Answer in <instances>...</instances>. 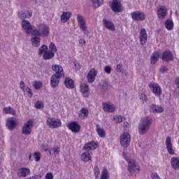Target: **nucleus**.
I'll use <instances>...</instances> for the list:
<instances>
[{"label": "nucleus", "mask_w": 179, "mask_h": 179, "mask_svg": "<svg viewBox=\"0 0 179 179\" xmlns=\"http://www.w3.org/2000/svg\"><path fill=\"white\" fill-rule=\"evenodd\" d=\"M102 106L103 110L106 111V113H114V111H115V107L110 103H103Z\"/></svg>", "instance_id": "20"}, {"label": "nucleus", "mask_w": 179, "mask_h": 179, "mask_svg": "<svg viewBox=\"0 0 179 179\" xmlns=\"http://www.w3.org/2000/svg\"><path fill=\"white\" fill-rule=\"evenodd\" d=\"M156 62H157V57H156L155 55H153L151 57V64L152 65H155V64H156Z\"/></svg>", "instance_id": "48"}, {"label": "nucleus", "mask_w": 179, "mask_h": 179, "mask_svg": "<svg viewBox=\"0 0 179 179\" xmlns=\"http://www.w3.org/2000/svg\"><path fill=\"white\" fill-rule=\"evenodd\" d=\"M131 18L136 22H143L146 19V15L141 11L136 10L131 13Z\"/></svg>", "instance_id": "7"}, {"label": "nucleus", "mask_w": 179, "mask_h": 179, "mask_svg": "<svg viewBox=\"0 0 179 179\" xmlns=\"http://www.w3.org/2000/svg\"><path fill=\"white\" fill-rule=\"evenodd\" d=\"M80 118H83V120L89 117V110L83 108L80 110L79 113Z\"/></svg>", "instance_id": "35"}, {"label": "nucleus", "mask_w": 179, "mask_h": 179, "mask_svg": "<svg viewBox=\"0 0 179 179\" xmlns=\"http://www.w3.org/2000/svg\"><path fill=\"white\" fill-rule=\"evenodd\" d=\"M21 26L23 30H24V31L27 33V34H31V33L34 32V30H33V25H31V23H30L29 20H22Z\"/></svg>", "instance_id": "6"}, {"label": "nucleus", "mask_w": 179, "mask_h": 179, "mask_svg": "<svg viewBox=\"0 0 179 179\" xmlns=\"http://www.w3.org/2000/svg\"><path fill=\"white\" fill-rule=\"evenodd\" d=\"M103 23L106 29H108V30H110V31H114L115 30V26H114V24L110 21L103 19Z\"/></svg>", "instance_id": "26"}, {"label": "nucleus", "mask_w": 179, "mask_h": 179, "mask_svg": "<svg viewBox=\"0 0 179 179\" xmlns=\"http://www.w3.org/2000/svg\"><path fill=\"white\" fill-rule=\"evenodd\" d=\"M81 160L85 162H90L92 156L89 152H85L81 155Z\"/></svg>", "instance_id": "34"}, {"label": "nucleus", "mask_w": 179, "mask_h": 179, "mask_svg": "<svg viewBox=\"0 0 179 179\" xmlns=\"http://www.w3.org/2000/svg\"><path fill=\"white\" fill-rule=\"evenodd\" d=\"M45 51H48V47L47 45H43L39 49H38V55L41 56Z\"/></svg>", "instance_id": "41"}, {"label": "nucleus", "mask_w": 179, "mask_h": 179, "mask_svg": "<svg viewBox=\"0 0 179 179\" xmlns=\"http://www.w3.org/2000/svg\"><path fill=\"white\" fill-rule=\"evenodd\" d=\"M169 71V69L167 67L163 66L162 68L159 69V72L161 73H166Z\"/></svg>", "instance_id": "50"}, {"label": "nucleus", "mask_w": 179, "mask_h": 179, "mask_svg": "<svg viewBox=\"0 0 179 179\" xmlns=\"http://www.w3.org/2000/svg\"><path fill=\"white\" fill-rule=\"evenodd\" d=\"M33 87L34 89H36V90H40V89L43 87V83L40 81H35L33 84Z\"/></svg>", "instance_id": "42"}, {"label": "nucleus", "mask_w": 179, "mask_h": 179, "mask_svg": "<svg viewBox=\"0 0 179 179\" xmlns=\"http://www.w3.org/2000/svg\"><path fill=\"white\" fill-rule=\"evenodd\" d=\"M79 44H84V45L86 44V41L84 38H80L79 40Z\"/></svg>", "instance_id": "55"}, {"label": "nucleus", "mask_w": 179, "mask_h": 179, "mask_svg": "<svg viewBox=\"0 0 179 179\" xmlns=\"http://www.w3.org/2000/svg\"><path fill=\"white\" fill-rule=\"evenodd\" d=\"M96 76H97V71L96 69H91L87 76L88 83H93L96 80Z\"/></svg>", "instance_id": "17"}, {"label": "nucleus", "mask_w": 179, "mask_h": 179, "mask_svg": "<svg viewBox=\"0 0 179 179\" xmlns=\"http://www.w3.org/2000/svg\"><path fill=\"white\" fill-rule=\"evenodd\" d=\"M74 66L77 71H79V69H80V66H79V64H75Z\"/></svg>", "instance_id": "57"}, {"label": "nucleus", "mask_w": 179, "mask_h": 179, "mask_svg": "<svg viewBox=\"0 0 179 179\" xmlns=\"http://www.w3.org/2000/svg\"><path fill=\"white\" fill-rule=\"evenodd\" d=\"M128 124V123L126 124V125Z\"/></svg>", "instance_id": "64"}, {"label": "nucleus", "mask_w": 179, "mask_h": 179, "mask_svg": "<svg viewBox=\"0 0 179 179\" xmlns=\"http://www.w3.org/2000/svg\"><path fill=\"white\" fill-rule=\"evenodd\" d=\"M35 108L37 109L43 108H44V103L41 101H37L35 103Z\"/></svg>", "instance_id": "44"}, {"label": "nucleus", "mask_w": 179, "mask_h": 179, "mask_svg": "<svg viewBox=\"0 0 179 179\" xmlns=\"http://www.w3.org/2000/svg\"><path fill=\"white\" fill-rule=\"evenodd\" d=\"M108 178H110V174L108 173L107 167L104 166L103 169L100 179H108Z\"/></svg>", "instance_id": "39"}, {"label": "nucleus", "mask_w": 179, "mask_h": 179, "mask_svg": "<svg viewBox=\"0 0 179 179\" xmlns=\"http://www.w3.org/2000/svg\"><path fill=\"white\" fill-rule=\"evenodd\" d=\"M127 170L130 174H134V171H136V170L139 171V165H138V163L134 159H129L128 161Z\"/></svg>", "instance_id": "9"}, {"label": "nucleus", "mask_w": 179, "mask_h": 179, "mask_svg": "<svg viewBox=\"0 0 179 179\" xmlns=\"http://www.w3.org/2000/svg\"><path fill=\"white\" fill-rule=\"evenodd\" d=\"M29 159L31 160V161L33 160V159H31V155H29Z\"/></svg>", "instance_id": "61"}, {"label": "nucleus", "mask_w": 179, "mask_h": 179, "mask_svg": "<svg viewBox=\"0 0 179 179\" xmlns=\"http://www.w3.org/2000/svg\"><path fill=\"white\" fill-rule=\"evenodd\" d=\"M83 149L87 152H89V150H94V149H97V143L94 141H90L85 144Z\"/></svg>", "instance_id": "22"}, {"label": "nucleus", "mask_w": 179, "mask_h": 179, "mask_svg": "<svg viewBox=\"0 0 179 179\" xmlns=\"http://www.w3.org/2000/svg\"><path fill=\"white\" fill-rule=\"evenodd\" d=\"M165 27L167 30H173L174 28V22L173 20L168 19L165 21Z\"/></svg>", "instance_id": "36"}, {"label": "nucleus", "mask_w": 179, "mask_h": 179, "mask_svg": "<svg viewBox=\"0 0 179 179\" xmlns=\"http://www.w3.org/2000/svg\"><path fill=\"white\" fill-rule=\"evenodd\" d=\"M34 157L36 162H40L41 159V154L39 152H35L34 153Z\"/></svg>", "instance_id": "45"}, {"label": "nucleus", "mask_w": 179, "mask_h": 179, "mask_svg": "<svg viewBox=\"0 0 179 179\" xmlns=\"http://www.w3.org/2000/svg\"><path fill=\"white\" fill-rule=\"evenodd\" d=\"M67 127L73 134H78L80 131V124L76 121L69 123Z\"/></svg>", "instance_id": "14"}, {"label": "nucleus", "mask_w": 179, "mask_h": 179, "mask_svg": "<svg viewBox=\"0 0 179 179\" xmlns=\"http://www.w3.org/2000/svg\"><path fill=\"white\" fill-rule=\"evenodd\" d=\"M30 174L29 168H21L19 169L18 177H27Z\"/></svg>", "instance_id": "31"}, {"label": "nucleus", "mask_w": 179, "mask_h": 179, "mask_svg": "<svg viewBox=\"0 0 179 179\" xmlns=\"http://www.w3.org/2000/svg\"><path fill=\"white\" fill-rule=\"evenodd\" d=\"M72 17V13L71 12H63L61 17L60 20L62 23H66Z\"/></svg>", "instance_id": "23"}, {"label": "nucleus", "mask_w": 179, "mask_h": 179, "mask_svg": "<svg viewBox=\"0 0 179 179\" xmlns=\"http://www.w3.org/2000/svg\"><path fill=\"white\" fill-rule=\"evenodd\" d=\"M45 179H54V176L52 173H48L45 175Z\"/></svg>", "instance_id": "51"}, {"label": "nucleus", "mask_w": 179, "mask_h": 179, "mask_svg": "<svg viewBox=\"0 0 179 179\" xmlns=\"http://www.w3.org/2000/svg\"><path fill=\"white\" fill-rule=\"evenodd\" d=\"M39 37H48L50 36V27L45 24H39L38 25V30H34Z\"/></svg>", "instance_id": "3"}, {"label": "nucleus", "mask_w": 179, "mask_h": 179, "mask_svg": "<svg viewBox=\"0 0 179 179\" xmlns=\"http://www.w3.org/2000/svg\"><path fill=\"white\" fill-rule=\"evenodd\" d=\"M152 117H147L141 121L138 124V133L140 135H145L149 132L150 127L152 126Z\"/></svg>", "instance_id": "2"}, {"label": "nucleus", "mask_w": 179, "mask_h": 179, "mask_svg": "<svg viewBox=\"0 0 179 179\" xmlns=\"http://www.w3.org/2000/svg\"><path fill=\"white\" fill-rule=\"evenodd\" d=\"M83 31L84 32L85 36H87V37H90V32L89 31H87V29H85L83 30Z\"/></svg>", "instance_id": "54"}, {"label": "nucleus", "mask_w": 179, "mask_h": 179, "mask_svg": "<svg viewBox=\"0 0 179 179\" xmlns=\"http://www.w3.org/2000/svg\"><path fill=\"white\" fill-rule=\"evenodd\" d=\"M52 70L55 72L50 78V86L52 89H55L59 85V79L65 78L64 74V69L61 65L55 64L52 66Z\"/></svg>", "instance_id": "1"}, {"label": "nucleus", "mask_w": 179, "mask_h": 179, "mask_svg": "<svg viewBox=\"0 0 179 179\" xmlns=\"http://www.w3.org/2000/svg\"><path fill=\"white\" fill-rule=\"evenodd\" d=\"M104 72H106V73H108V75H109V73H111V66H105Z\"/></svg>", "instance_id": "49"}, {"label": "nucleus", "mask_w": 179, "mask_h": 179, "mask_svg": "<svg viewBox=\"0 0 179 179\" xmlns=\"http://www.w3.org/2000/svg\"><path fill=\"white\" fill-rule=\"evenodd\" d=\"M53 152L54 153H57V155H59V148L54 147Z\"/></svg>", "instance_id": "53"}, {"label": "nucleus", "mask_w": 179, "mask_h": 179, "mask_svg": "<svg viewBox=\"0 0 179 179\" xmlns=\"http://www.w3.org/2000/svg\"><path fill=\"white\" fill-rule=\"evenodd\" d=\"M64 85L67 89H73L75 87V83L71 78H66L64 80Z\"/></svg>", "instance_id": "30"}, {"label": "nucleus", "mask_w": 179, "mask_h": 179, "mask_svg": "<svg viewBox=\"0 0 179 179\" xmlns=\"http://www.w3.org/2000/svg\"><path fill=\"white\" fill-rule=\"evenodd\" d=\"M165 145L166 148V150L169 155H175L176 152H174V150L173 149V143H171V137L167 136Z\"/></svg>", "instance_id": "16"}, {"label": "nucleus", "mask_w": 179, "mask_h": 179, "mask_svg": "<svg viewBox=\"0 0 179 179\" xmlns=\"http://www.w3.org/2000/svg\"><path fill=\"white\" fill-rule=\"evenodd\" d=\"M157 15L159 19H164L167 15V8L164 6H161L159 9L157 10Z\"/></svg>", "instance_id": "24"}, {"label": "nucleus", "mask_w": 179, "mask_h": 179, "mask_svg": "<svg viewBox=\"0 0 179 179\" xmlns=\"http://www.w3.org/2000/svg\"><path fill=\"white\" fill-rule=\"evenodd\" d=\"M6 127L8 128V131H15V129H16V127H17L16 118L8 117L6 120Z\"/></svg>", "instance_id": "8"}, {"label": "nucleus", "mask_w": 179, "mask_h": 179, "mask_svg": "<svg viewBox=\"0 0 179 179\" xmlns=\"http://www.w3.org/2000/svg\"><path fill=\"white\" fill-rule=\"evenodd\" d=\"M109 85L105 80H102L101 83L100 84V92L101 94H105L106 92L108 90Z\"/></svg>", "instance_id": "32"}, {"label": "nucleus", "mask_w": 179, "mask_h": 179, "mask_svg": "<svg viewBox=\"0 0 179 179\" xmlns=\"http://www.w3.org/2000/svg\"><path fill=\"white\" fill-rule=\"evenodd\" d=\"M47 124L49 127V128H59L61 125H62V123L61 122V120H57L55 118L49 117L47 120Z\"/></svg>", "instance_id": "11"}, {"label": "nucleus", "mask_w": 179, "mask_h": 179, "mask_svg": "<svg viewBox=\"0 0 179 179\" xmlns=\"http://www.w3.org/2000/svg\"><path fill=\"white\" fill-rule=\"evenodd\" d=\"M49 50L50 52H57V46H55V44L54 43H50L49 45Z\"/></svg>", "instance_id": "43"}, {"label": "nucleus", "mask_w": 179, "mask_h": 179, "mask_svg": "<svg viewBox=\"0 0 179 179\" xmlns=\"http://www.w3.org/2000/svg\"><path fill=\"white\" fill-rule=\"evenodd\" d=\"M80 89L84 97H89V85L86 84L81 85Z\"/></svg>", "instance_id": "29"}, {"label": "nucleus", "mask_w": 179, "mask_h": 179, "mask_svg": "<svg viewBox=\"0 0 179 179\" xmlns=\"http://www.w3.org/2000/svg\"><path fill=\"white\" fill-rule=\"evenodd\" d=\"M92 2L94 8H100V6L103 5V0H92Z\"/></svg>", "instance_id": "40"}, {"label": "nucleus", "mask_w": 179, "mask_h": 179, "mask_svg": "<svg viewBox=\"0 0 179 179\" xmlns=\"http://www.w3.org/2000/svg\"><path fill=\"white\" fill-rule=\"evenodd\" d=\"M55 55V53H54L53 52H48V51H45L44 52V54L43 55V59L45 60V61H47L48 59H52V57Z\"/></svg>", "instance_id": "33"}, {"label": "nucleus", "mask_w": 179, "mask_h": 179, "mask_svg": "<svg viewBox=\"0 0 179 179\" xmlns=\"http://www.w3.org/2000/svg\"><path fill=\"white\" fill-rule=\"evenodd\" d=\"M171 166L173 170H179V157H173L171 159Z\"/></svg>", "instance_id": "25"}, {"label": "nucleus", "mask_w": 179, "mask_h": 179, "mask_svg": "<svg viewBox=\"0 0 179 179\" xmlns=\"http://www.w3.org/2000/svg\"><path fill=\"white\" fill-rule=\"evenodd\" d=\"M150 90H152V93L155 96H162V88L160 87V85L156 83H150L148 85Z\"/></svg>", "instance_id": "12"}, {"label": "nucleus", "mask_w": 179, "mask_h": 179, "mask_svg": "<svg viewBox=\"0 0 179 179\" xmlns=\"http://www.w3.org/2000/svg\"><path fill=\"white\" fill-rule=\"evenodd\" d=\"M33 128V120H28L22 127V133L23 135H30Z\"/></svg>", "instance_id": "10"}, {"label": "nucleus", "mask_w": 179, "mask_h": 179, "mask_svg": "<svg viewBox=\"0 0 179 179\" xmlns=\"http://www.w3.org/2000/svg\"><path fill=\"white\" fill-rule=\"evenodd\" d=\"M32 178L33 179H37V176H33Z\"/></svg>", "instance_id": "62"}, {"label": "nucleus", "mask_w": 179, "mask_h": 179, "mask_svg": "<svg viewBox=\"0 0 179 179\" xmlns=\"http://www.w3.org/2000/svg\"><path fill=\"white\" fill-rule=\"evenodd\" d=\"M110 8L115 13H121L124 10L122 4H121V0H113Z\"/></svg>", "instance_id": "5"}, {"label": "nucleus", "mask_w": 179, "mask_h": 179, "mask_svg": "<svg viewBox=\"0 0 179 179\" xmlns=\"http://www.w3.org/2000/svg\"><path fill=\"white\" fill-rule=\"evenodd\" d=\"M17 16L21 20H26V19H30L33 16V12L31 10H20L17 13Z\"/></svg>", "instance_id": "13"}, {"label": "nucleus", "mask_w": 179, "mask_h": 179, "mask_svg": "<svg viewBox=\"0 0 179 179\" xmlns=\"http://www.w3.org/2000/svg\"><path fill=\"white\" fill-rule=\"evenodd\" d=\"M128 124V123L126 124V125Z\"/></svg>", "instance_id": "63"}, {"label": "nucleus", "mask_w": 179, "mask_h": 179, "mask_svg": "<svg viewBox=\"0 0 179 179\" xmlns=\"http://www.w3.org/2000/svg\"><path fill=\"white\" fill-rule=\"evenodd\" d=\"M150 111L155 113H163L164 111V109L163 108V107H162V106H156L152 103L150 106Z\"/></svg>", "instance_id": "28"}, {"label": "nucleus", "mask_w": 179, "mask_h": 179, "mask_svg": "<svg viewBox=\"0 0 179 179\" xmlns=\"http://www.w3.org/2000/svg\"><path fill=\"white\" fill-rule=\"evenodd\" d=\"M123 157H124L125 160H127V162H129V159H128L124 152H123Z\"/></svg>", "instance_id": "59"}, {"label": "nucleus", "mask_w": 179, "mask_h": 179, "mask_svg": "<svg viewBox=\"0 0 179 179\" xmlns=\"http://www.w3.org/2000/svg\"><path fill=\"white\" fill-rule=\"evenodd\" d=\"M117 72H122V64H117L116 67Z\"/></svg>", "instance_id": "52"}, {"label": "nucleus", "mask_w": 179, "mask_h": 179, "mask_svg": "<svg viewBox=\"0 0 179 179\" xmlns=\"http://www.w3.org/2000/svg\"><path fill=\"white\" fill-rule=\"evenodd\" d=\"M162 59L164 62H170V61H173L174 57H173V53L170 51H165L162 53Z\"/></svg>", "instance_id": "19"}, {"label": "nucleus", "mask_w": 179, "mask_h": 179, "mask_svg": "<svg viewBox=\"0 0 179 179\" xmlns=\"http://www.w3.org/2000/svg\"><path fill=\"white\" fill-rule=\"evenodd\" d=\"M140 40L143 45L148 41V34H146V29H145V28H143L140 31Z\"/></svg>", "instance_id": "27"}, {"label": "nucleus", "mask_w": 179, "mask_h": 179, "mask_svg": "<svg viewBox=\"0 0 179 179\" xmlns=\"http://www.w3.org/2000/svg\"><path fill=\"white\" fill-rule=\"evenodd\" d=\"M144 95H145V94H141L140 95V100H142L143 103Z\"/></svg>", "instance_id": "58"}, {"label": "nucleus", "mask_w": 179, "mask_h": 179, "mask_svg": "<svg viewBox=\"0 0 179 179\" xmlns=\"http://www.w3.org/2000/svg\"><path fill=\"white\" fill-rule=\"evenodd\" d=\"M94 176L96 179L99 178V176L100 175V169H99L98 166H95L94 169Z\"/></svg>", "instance_id": "46"}, {"label": "nucleus", "mask_w": 179, "mask_h": 179, "mask_svg": "<svg viewBox=\"0 0 179 179\" xmlns=\"http://www.w3.org/2000/svg\"><path fill=\"white\" fill-rule=\"evenodd\" d=\"M77 20L79 24L80 29L81 30H87V27L86 26V21H85V17L83 16L78 14Z\"/></svg>", "instance_id": "18"}, {"label": "nucleus", "mask_w": 179, "mask_h": 179, "mask_svg": "<svg viewBox=\"0 0 179 179\" xmlns=\"http://www.w3.org/2000/svg\"><path fill=\"white\" fill-rule=\"evenodd\" d=\"M113 120L114 121L117 120L116 124H120V122H122L123 117L122 115H116L114 116Z\"/></svg>", "instance_id": "47"}, {"label": "nucleus", "mask_w": 179, "mask_h": 179, "mask_svg": "<svg viewBox=\"0 0 179 179\" xmlns=\"http://www.w3.org/2000/svg\"><path fill=\"white\" fill-rule=\"evenodd\" d=\"M131 143V135L127 132L123 133L122 135L120 136V145L124 149H127L128 146H129Z\"/></svg>", "instance_id": "4"}, {"label": "nucleus", "mask_w": 179, "mask_h": 179, "mask_svg": "<svg viewBox=\"0 0 179 179\" xmlns=\"http://www.w3.org/2000/svg\"><path fill=\"white\" fill-rule=\"evenodd\" d=\"M175 83H176V87H177L178 89H179V78H178L177 80H176Z\"/></svg>", "instance_id": "56"}, {"label": "nucleus", "mask_w": 179, "mask_h": 179, "mask_svg": "<svg viewBox=\"0 0 179 179\" xmlns=\"http://www.w3.org/2000/svg\"><path fill=\"white\" fill-rule=\"evenodd\" d=\"M3 111L5 112L6 114H11V115H16V110L10 106L4 107Z\"/></svg>", "instance_id": "37"}, {"label": "nucleus", "mask_w": 179, "mask_h": 179, "mask_svg": "<svg viewBox=\"0 0 179 179\" xmlns=\"http://www.w3.org/2000/svg\"><path fill=\"white\" fill-rule=\"evenodd\" d=\"M31 41L33 47L36 48L40 46V41H41L40 36L38 34H36L34 31L32 32L31 35Z\"/></svg>", "instance_id": "15"}, {"label": "nucleus", "mask_w": 179, "mask_h": 179, "mask_svg": "<svg viewBox=\"0 0 179 179\" xmlns=\"http://www.w3.org/2000/svg\"><path fill=\"white\" fill-rule=\"evenodd\" d=\"M20 89L22 90V92H24V93L26 92L30 98L33 97V92H31V90L29 87L24 85V81H21L20 83Z\"/></svg>", "instance_id": "21"}, {"label": "nucleus", "mask_w": 179, "mask_h": 179, "mask_svg": "<svg viewBox=\"0 0 179 179\" xmlns=\"http://www.w3.org/2000/svg\"><path fill=\"white\" fill-rule=\"evenodd\" d=\"M144 100L145 101H148V96H146V95H144L143 101Z\"/></svg>", "instance_id": "60"}, {"label": "nucleus", "mask_w": 179, "mask_h": 179, "mask_svg": "<svg viewBox=\"0 0 179 179\" xmlns=\"http://www.w3.org/2000/svg\"><path fill=\"white\" fill-rule=\"evenodd\" d=\"M96 132L100 138H104L106 136V131L103 128L100 127L99 124H96Z\"/></svg>", "instance_id": "38"}]
</instances>
